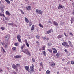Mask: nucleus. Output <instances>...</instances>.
I'll use <instances>...</instances> for the list:
<instances>
[{"label": "nucleus", "mask_w": 74, "mask_h": 74, "mask_svg": "<svg viewBox=\"0 0 74 74\" xmlns=\"http://www.w3.org/2000/svg\"><path fill=\"white\" fill-rule=\"evenodd\" d=\"M22 52H24V53H26V55H28L29 56H30L31 55L30 53L29 52V50L27 49H25V50H23L22 51Z\"/></svg>", "instance_id": "obj_1"}, {"label": "nucleus", "mask_w": 74, "mask_h": 74, "mask_svg": "<svg viewBox=\"0 0 74 74\" xmlns=\"http://www.w3.org/2000/svg\"><path fill=\"white\" fill-rule=\"evenodd\" d=\"M21 36H20L19 35L17 36V38L18 41L20 42H21V43H22V41H21Z\"/></svg>", "instance_id": "obj_2"}, {"label": "nucleus", "mask_w": 74, "mask_h": 74, "mask_svg": "<svg viewBox=\"0 0 74 74\" xmlns=\"http://www.w3.org/2000/svg\"><path fill=\"white\" fill-rule=\"evenodd\" d=\"M52 49L54 51L53 52V53L54 54H56L57 53V50L55 48H53Z\"/></svg>", "instance_id": "obj_3"}, {"label": "nucleus", "mask_w": 74, "mask_h": 74, "mask_svg": "<svg viewBox=\"0 0 74 74\" xmlns=\"http://www.w3.org/2000/svg\"><path fill=\"white\" fill-rule=\"evenodd\" d=\"M30 69L32 71H34V65L32 64V65L30 66Z\"/></svg>", "instance_id": "obj_4"}, {"label": "nucleus", "mask_w": 74, "mask_h": 74, "mask_svg": "<svg viewBox=\"0 0 74 74\" xmlns=\"http://www.w3.org/2000/svg\"><path fill=\"white\" fill-rule=\"evenodd\" d=\"M9 38H10V36H9V35H6L5 38V41H8V40H9Z\"/></svg>", "instance_id": "obj_5"}, {"label": "nucleus", "mask_w": 74, "mask_h": 74, "mask_svg": "<svg viewBox=\"0 0 74 74\" xmlns=\"http://www.w3.org/2000/svg\"><path fill=\"white\" fill-rule=\"evenodd\" d=\"M25 69L26 70L29 72V71L30 70V69H29V67L28 66H26L25 67Z\"/></svg>", "instance_id": "obj_6"}, {"label": "nucleus", "mask_w": 74, "mask_h": 74, "mask_svg": "<svg viewBox=\"0 0 74 74\" xmlns=\"http://www.w3.org/2000/svg\"><path fill=\"white\" fill-rule=\"evenodd\" d=\"M12 67L14 69H17V66L15 65L14 64H13Z\"/></svg>", "instance_id": "obj_7"}, {"label": "nucleus", "mask_w": 74, "mask_h": 74, "mask_svg": "<svg viewBox=\"0 0 74 74\" xmlns=\"http://www.w3.org/2000/svg\"><path fill=\"white\" fill-rule=\"evenodd\" d=\"M51 66L53 67H55L56 64L55 63L53 62L51 63Z\"/></svg>", "instance_id": "obj_8"}, {"label": "nucleus", "mask_w": 74, "mask_h": 74, "mask_svg": "<svg viewBox=\"0 0 74 74\" xmlns=\"http://www.w3.org/2000/svg\"><path fill=\"white\" fill-rule=\"evenodd\" d=\"M27 10H28V11H30V10H31V6H29L27 7Z\"/></svg>", "instance_id": "obj_9"}, {"label": "nucleus", "mask_w": 74, "mask_h": 74, "mask_svg": "<svg viewBox=\"0 0 74 74\" xmlns=\"http://www.w3.org/2000/svg\"><path fill=\"white\" fill-rule=\"evenodd\" d=\"M21 55H16V56H14V58L15 59H17V58H21Z\"/></svg>", "instance_id": "obj_10"}, {"label": "nucleus", "mask_w": 74, "mask_h": 74, "mask_svg": "<svg viewBox=\"0 0 74 74\" xmlns=\"http://www.w3.org/2000/svg\"><path fill=\"white\" fill-rule=\"evenodd\" d=\"M6 15H11V14L10 13V12H9V11H6Z\"/></svg>", "instance_id": "obj_11"}, {"label": "nucleus", "mask_w": 74, "mask_h": 74, "mask_svg": "<svg viewBox=\"0 0 74 74\" xmlns=\"http://www.w3.org/2000/svg\"><path fill=\"white\" fill-rule=\"evenodd\" d=\"M1 51H3V53H5V52H6L5 51V50L4 49V48H3V47H1Z\"/></svg>", "instance_id": "obj_12"}, {"label": "nucleus", "mask_w": 74, "mask_h": 74, "mask_svg": "<svg viewBox=\"0 0 74 74\" xmlns=\"http://www.w3.org/2000/svg\"><path fill=\"white\" fill-rule=\"evenodd\" d=\"M5 1H6V3L7 4H10V1L9 0H5Z\"/></svg>", "instance_id": "obj_13"}, {"label": "nucleus", "mask_w": 74, "mask_h": 74, "mask_svg": "<svg viewBox=\"0 0 74 74\" xmlns=\"http://www.w3.org/2000/svg\"><path fill=\"white\" fill-rule=\"evenodd\" d=\"M25 19V21L27 22V23H29V20H28V19H27L26 17L24 18Z\"/></svg>", "instance_id": "obj_14"}, {"label": "nucleus", "mask_w": 74, "mask_h": 74, "mask_svg": "<svg viewBox=\"0 0 74 74\" xmlns=\"http://www.w3.org/2000/svg\"><path fill=\"white\" fill-rule=\"evenodd\" d=\"M43 54L44 55V56H46L47 55V54L46 53V52L45 51H44L43 52Z\"/></svg>", "instance_id": "obj_15"}, {"label": "nucleus", "mask_w": 74, "mask_h": 74, "mask_svg": "<svg viewBox=\"0 0 74 74\" xmlns=\"http://www.w3.org/2000/svg\"><path fill=\"white\" fill-rule=\"evenodd\" d=\"M53 23L54 25H55V26H58V23H57V22H56L54 21Z\"/></svg>", "instance_id": "obj_16"}, {"label": "nucleus", "mask_w": 74, "mask_h": 74, "mask_svg": "<svg viewBox=\"0 0 74 74\" xmlns=\"http://www.w3.org/2000/svg\"><path fill=\"white\" fill-rule=\"evenodd\" d=\"M25 44L26 45H27V46L28 47H29V43H27V42L26 40Z\"/></svg>", "instance_id": "obj_17"}, {"label": "nucleus", "mask_w": 74, "mask_h": 74, "mask_svg": "<svg viewBox=\"0 0 74 74\" xmlns=\"http://www.w3.org/2000/svg\"><path fill=\"white\" fill-rule=\"evenodd\" d=\"M47 50L48 51H49V52H50V53H52V50L51 49H47Z\"/></svg>", "instance_id": "obj_18"}, {"label": "nucleus", "mask_w": 74, "mask_h": 74, "mask_svg": "<svg viewBox=\"0 0 74 74\" xmlns=\"http://www.w3.org/2000/svg\"><path fill=\"white\" fill-rule=\"evenodd\" d=\"M46 73L47 74H50V71L48 70L46 71Z\"/></svg>", "instance_id": "obj_19"}, {"label": "nucleus", "mask_w": 74, "mask_h": 74, "mask_svg": "<svg viewBox=\"0 0 74 74\" xmlns=\"http://www.w3.org/2000/svg\"><path fill=\"white\" fill-rule=\"evenodd\" d=\"M45 46H43L42 47V50H45Z\"/></svg>", "instance_id": "obj_20"}, {"label": "nucleus", "mask_w": 74, "mask_h": 74, "mask_svg": "<svg viewBox=\"0 0 74 74\" xmlns=\"http://www.w3.org/2000/svg\"><path fill=\"white\" fill-rule=\"evenodd\" d=\"M42 13H43V12H42V11L39 10L38 14H42Z\"/></svg>", "instance_id": "obj_21"}, {"label": "nucleus", "mask_w": 74, "mask_h": 74, "mask_svg": "<svg viewBox=\"0 0 74 74\" xmlns=\"http://www.w3.org/2000/svg\"><path fill=\"white\" fill-rule=\"evenodd\" d=\"M8 42H7L5 45V48H8Z\"/></svg>", "instance_id": "obj_22"}, {"label": "nucleus", "mask_w": 74, "mask_h": 74, "mask_svg": "<svg viewBox=\"0 0 74 74\" xmlns=\"http://www.w3.org/2000/svg\"><path fill=\"white\" fill-rule=\"evenodd\" d=\"M62 35H60L57 36V38H62Z\"/></svg>", "instance_id": "obj_23"}, {"label": "nucleus", "mask_w": 74, "mask_h": 74, "mask_svg": "<svg viewBox=\"0 0 74 74\" xmlns=\"http://www.w3.org/2000/svg\"><path fill=\"white\" fill-rule=\"evenodd\" d=\"M34 25H32V27L31 28V30L32 31L33 30H34Z\"/></svg>", "instance_id": "obj_24"}, {"label": "nucleus", "mask_w": 74, "mask_h": 74, "mask_svg": "<svg viewBox=\"0 0 74 74\" xmlns=\"http://www.w3.org/2000/svg\"><path fill=\"white\" fill-rule=\"evenodd\" d=\"M52 32V31L51 30H49L47 32V34H49V33H51Z\"/></svg>", "instance_id": "obj_25"}, {"label": "nucleus", "mask_w": 74, "mask_h": 74, "mask_svg": "<svg viewBox=\"0 0 74 74\" xmlns=\"http://www.w3.org/2000/svg\"><path fill=\"white\" fill-rule=\"evenodd\" d=\"M39 26H40V27H42V28H44V26H43V25H42L41 24V23H40L39 24Z\"/></svg>", "instance_id": "obj_26"}, {"label": "nucleus", "mask_w": 74, "mask_h": 74, "mask_svg": "<svg viewBox=\"0 0 74 74\" xmlns=\"http://www.w3.org/2000/svg\"><path fill=\"white\" fill-rule=\"evenodd\" d=\"M67 42H64V43H62V45L63 46H64V47H65V46L67 44Z\"/></svg>", "instance_id": "obj_27"}, {"label": "nucleus", "mask_w": 74, "mask_h": 74, "mask_svg": "<svg viewBox=\"0 0 74 74\" xmlns=\"http://www.w3.org/2000/svg\"><path fill=\"white\" fill-rule=\"evenodd\" d=\"M20 65L19 64H16V66L17 67V69H18V67H20Z\"/></svg>", "instance_id": "obj_28"}, {"label": "nucleus", "mask_w": 74, "mask_h": 74, "mask_svg": "<svg viewBox=\"0 0 74 74\" xmlns=\"http://www.w3.org/2000/svg\"><path fill=\"white\" fill-rule=\"evenodd\" d=\"M39 11H40V10L38 9H36V13H38V14Z\"/></svg>", "instance_id": "obj_29"}, {"label": "nucleus", "mask_w": 74, "mask_h": 74, "mask_svg": "<svg viewBox=\"0 0 74 74\" xmlns=\"http://www.w3.org/2000/svg\"><path fill=\"white\" fill-rule=\"evenodd\" d=\"M65 47L66 48H69V45H68V43H67L65 45Z\"/></svg>", "instance_id": "obj_30"}, {"label": "nucleus", "mask_w": 74, "mask_h": 74, "mask_svg": "<svg viewBox=\"0 0 74 74\" xmlns=\"http://www.w3.org/2000/svg\"><path fill=\"white\" fill-rule=\"evenodd\" d=\"M0 16H3V17H5L4 14H2L1 13H0Z\"/></svg>", "instance_id": "obj_31"}, {"label": "nucleus", "mask_w": 74, "mask_h": 74, "mask_svg": "<svg viewBox=\"0 0 74 74\" xmlns=\"http://www.w3.org/2000/svg\"><path fill=\"white\" fill-rule=\"evenodd\" d=\"M20 11L21 14H24L25 13L23 12V11L22 10H20Z\"/></svg>", "instance_id": "obj_32"}, {"label": "nucleus", "mask_w": 74, "mask_h": 74, "mask_svg": "<svg viewBox=\"0 0 74 74\" xmlns=\"http://www.w3.org/2000/svg\"><path fill=\"white\" fill-rule=\"evenodd\" d=\"M14 45L15 46H18V45H19V44L18 43H15L14 44Z\"/></svg>", "instance_id": "obj_33"}, {"label": "nucleus", "mask_w": 74, "mask_h": 74, "mask_svg": "<svg viewBox=\"0 0 74 74\" xmlns=\"http://www.w3.org/2000/svg\"><path fill=\"white\" fill-rule=\"evenodd\" d=\"M12 49L13 51H15V50H16V47H13L12 48Z\"/></svg>", "instance_id": "obj_34"}, {"label": "nucleus", "mask_w": 74, "mask_h": 74, "mask_svg": "<svg viewBox=\"0 0 74 74\" xmlns=\"http://www.w3.org/2000/svg\"><path fill=\"white\" fill-rule=\"evenodd\" d=\"M8 25H11L13 27V24L12 23H8Z\"/></svg>", "instance_id": "obj_35"}, {"label": "nucleus", "mask_w": 74, "mask_h": 74, "mask_svg": "<svg viewBox=\"0 0 74 74\" xmlns=\"http://www.w3.org/2000/svg\"><path fill=\"white\" fill-rule=\"evenodd\" d=\"M32 60L33 62H34H34H35V61L36 60H35L34 59L32 58Z\"/></svg>", "instance_id": "obj_36"}, {"label": "nucleus", "mask_w": 74, "mask_h": 74, "mask_svg": "<svg viewBox=\"0 0 74 74\" xmlns=\"http://www.w3.org/2000/svg\"><path fill=\"white\" fill-rule=\"evenodd\" d=\"M60 55V53H58L56 54V56H59Z\"/></svg>", "instance_id": "obj_37"}, {"label": "nucleus", "mask_w": 74, "mask_h": 74, "mask_svg": "<svg viewBox=\"0 0 74 74\" xmlns=\"http://www.w3.org/2000/svg\"><path fill=\"white\" fill-rule=\"evenodd\" d=\"M40 36L39 35H37L36 38H37V39H40Z\"/></svg>", "instance_id": "obj_38"}, {"label": "nucleus", "mask_w": 74, "mask_h": 74, "mask_svg": "<svg viewBox=\"0 0 74 74\" xmlns=\"http://www.w3.org/2000/svg\"><path fill=\"white\" fill-rule=\"evenodd\" d=\"M59 7H60V8H63L64 7V6L60 5V4L59 5Z\"/></svg>", "instance_id": "obj_39"}, {"label": "nucleus", "mask_w": 74, "mask_h": 74, "mask_svg": "<svg viewBox=\"0 0 74 74\" xmlns=\"http://www.w3.org/2000/svg\"><path fill=\"white\" fill-rule=\"evenodd\" d=\"M71 64H74V61H71Z\"/></svg>", "instance_id": "obj_40"}, {"label": "nucleus", "mask_w": 74, "mask_h": 74, "mask_svg": "<svg viewBox=\"0 0 74 74\" xmlns=\"http://www.w3.org/2000/svg\"><path fill=\"white\" fill-rule=\"evenodd\" d=\"M1 44H2V45H3V46H4V45H5V43L4 42H2L1 43Z\"/></svg>", "instance_id": "obj_41"}, {"label": "nucleus", "mask_w": 74, "mask_h": 74, "mask_svg": "<svg viewBox=\"0 0 74 74\" xmlns=\"http://www.w3.org/2000/svg\"><path fill=\"white\" fill-rule=\"evenodd\" d=\"M1 29L2 30H4V29H5V28H4V27H1Z\"/></svg>", "instance_id": "obj_42"}, {"label": "nucleus", "mask_w": 74, "mask_h": 74, "mask_svg": "<svg viewBox=\"0 0 74 74\" xmlns=\"http://www.w3.org/2000/svg\"><path fill=\"white\" fill-rule=\"evenodd\" d=\"M24 48V47H23V46H21V50H22Z\"/></svg>", "instance_id": "obj_43"}, {"label": "nucleus", "mask_w": 74, "mask_h": 74, "mask_svg": "<svg viewBox=\"0 0 74 74\" xmlns=\"http://www.w3.org/2000/svg\"><path fill=\"white\" fill-rule=\"evenodd\" d=\"M32 22H29V26H32Z\"/></svg>", "instance_id": "obj_44"}, {"label": "nucleus", "mask_w": 74, "mask_h": 74, "mask_svg": "<svg viewBox=\"0 0 74 74\" xmlns=\"http://www.w3.org/2000/svg\"><path fill=\"white\" fill-rule=\"evenodd\" d=\"M69 45L71 47H73V45H72V44L71 43V44H69Z\"/></svg>", "instance_id": "obj_45"}, {"label": "nucleus", "mask_w": 74, "mask_h": 74, "mask_svg": "<svg viewBox=\"0 0 74 74\" xmlns=\"http://www.w3.org/2000/svg\"><path fill=\"white\" fill-rule=\"evenodd\" d=\"M70 62L69 61H68L67 62V64H70Z\"/></svg>", "instance_id": "obj_46"}, {"label": "nucleus", "mask_w": 74, "mask_h": 74, "mask_svg": "<svg viewBox=\"0 0 74 74\" xmlns=\"http://www.w3.org/2000/svg\"><path fill=\"white\" fill-rule=\"evenodd\" d=\"M64 35H65V36H66V37H67V34H66V33H64Z\"/></svg>", "instance_id": "obj_47"}, {"label": "nucleus", "mask_w": 74, "mask_h": 74, "mask_svg": "<svg viewBox=\"0 0 74 74\" xmlns=\"http://www.w3.org/2000/svg\"><path fill=\"white\" fill-rule=\"evenodd\" d=\"M23 46L24 47H26V45H25V44H23Z\"/></svg>", "instance_id": "obj_48"}, {"label": "nucleus", "mask_w": 74, "mask_h": 74, "mask_svg": "<svg viewBox=\"0 0 74 74\" xmlns=\"http://www.w3.org/2000/svg\"><path fill=\"white\" fill-rule=\"evenodd\" d=\"M68 43H69V45H70V44H71V42H70V41H69Z\"/></svg>", "instance_id": "obj_49"}, {"label": "nucleus", "mask_w": 74, "mask_h": 74, "mask_svg": "<svg viewBox=\"0 0 74 74\" xmlns=\"http://www.w3.org/2000/svg\"><path fill=\"white\" fill-rule=\"evenodd\" d=\"M64 51L65 52H67V49H65V50H64Z\"/></svg>", "instance_id": "obj_50"}, {"label": "nucleus", "mask_w": 74, "mask_h": 74, "mask_svg": "<svg viewBox=\"0 0 74 74\" xmlns=\"http://www.w3.org/2000/svg\"><path fill=\"white\" fill-rule=\"evenodd\" d=\"M48 23H51V21L49 20V21H48Z\"/></svg>", "instance_id": "obj_51"}, {"label": "nucleus", "mask_w": 74, "mask_h": 74, "mask_svg": "<svg viewBox=\"0 0 74 74\" xmlns=\"http://www.w3.org/2000/svg\"><path fill=\"white\" fill-rule=\"evenodd\" d=\"M70 35H71V36H73V33H72L71 32L70 33Z\"/></svg>", "instance_id": "obj_52"}, {"label": "nucleus", "mask_w": 74, "mask_h": 74, "mask_svg": "<svg viewBox=\"0 0 74 74\" xmlns=\"http://www.w3.org/2000/svg\"><path fill=\"white\" fill-rule=\"evenodd\" d=\"M13 73L14 74H17V73H16L15 72H14Z\"/></svg>", "instance_id": "obj_53"}, {"label": "nucleus", "mask_w": 74, "mask_h": 74, "mask_svg": "<svg viewBox=\"0 0 74 74\" xmlns=\"http://www.w3.org/2000/svg\"><path fill=\"white\" fill-rule=\"evenodd\" d=\"M43 40H46V38L45 37L43 38Z\"/></svg>", "instance_id": "obj_54"}, {"label": "nucleus", "mask_w": 74, "mask_h": 74, "mask_svg": "<svg viewBox=\"0 0 74 74\" xmlns=\"http://www.w3.org/2000/svg\"><path fill=\"white\" fill-rule=\"evenodd\" d=\"M46 40H47V41H48V40H49V38H47V39H46Z\"/></svg>", "instance_id": "obj_55"}, {"label": "nucleus", "mask_w": 74, "mask_h": 74, "mask_svg": "<svg viewBox=\"0 0 74 74\" xmlns=\"http://www.w3.org/2000/svg\"><path fill=\"white\" fill-rule=\"evenodd\" d=\"M3 70L2 69H0V72H1V71H2Z\"/></svg>", "instance_id": "obj_56"}, {"label": "nucleus", "mask_w": 74, "mask_h": 74, "mask_svg": "<svg viewBox=\"0 0 74 74\" xmlns=\"http://www.w3.org/2000/svg\"><path fill=\"white\" fill-rule=\"evenodd\" d=\"M72 14L73 15H74V10H73V12H72Z\"/></svg>", "instance_id": "obj_57"}, {"label": "nucleus", "mask_w": 74, "mask_h": 74, "mask_svg": "<svg viewBox=\"0 0 74 74\" xmlns=\"http://www.w3.org/2000/svg\"><path fill=\"white\" fill-rule=\"evenodd\" d=\"M36 42L37 44H38L39 43V42H38V41H36Z\"/></svg>", "instance_id": "obj_58"}, {"label": "nucleus", "mask_w": 74, "mask_h": 74, "mask_svg": "<svg viewBox=\"0 0 74 74\" xmlns=\"http://www.w3.org/2000/svg\"><path fill=\"white\" fill-rule=\"evenodd\" d=\"M57 74H59V71L57 72Z\"/></svg>", "instance_id": "obj_59"}, {"label": "nucleus", "mask_w": 74, "mask_h": 74, "mask_svg": "<svg viewBox=\"0 0 74 74\" xmlns=\"http://www.w3.org/2000/svg\"><path fill=\"white\" fill-rule=\"evenodd\" d=\"M16 71H18V70H19V69H18V68L17 69H16Z\"/></svg>", "instance_id": "obj_60"}, {"label": "nucleus", "mask_w": 74, "mask_h": 74, "mask_svg": "<svg viewBox=\"0 0 74 74\" xmlns=\"http://www.w3.org/2000/svg\"><path fill=\"white\" fill-rule=\"evenodd\" d=\"M7 70H9V68H7Z\"/></svg>", "instance_id": "obj_61"}, {"label": "nucleus", "mask_w": 74, "mask_h": 74, "mask_svg": "<svg viewBox=\"0 0 74 74\" xmlns=\"http://www.w3.org/2000/svg\"><path fill=\"white\" fill-rule=\"evenodd\" d=\"M25 1H26V2H28V0H25Z\"/></svg>", "instance_id": "obj_62"}, {"label": "nucleus", "mask_w": 74, "mask_h": 74, "mask_svg": "<svg viewBox=\"0 0 74 74\" xmlns=\"http://www.w3.org/2000/svg\"><path fill=\"white\" fill-rule=\"evenodd\" d=\"M62 60L63 61V62H64V60L63 59H62Z\"/></svg>", "instance_id": "obj_63"}, {"label": "nucleus", "mask_w": 74, "mask_h": 74, "mask_svg": "<svg viewBox=\"0 0 74 74\" xmlns=\"http://www.w3.org/2000/svg\"><path fill=\"white\" fill-rule=\"evenodd\" d=\"M5 19H6V20H7V18H5Z\"/></svg>", "instance_id": "obj_64"}]
</instances>
